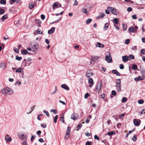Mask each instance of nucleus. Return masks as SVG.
<instances>
[{"mask_svg": "<svg viewBox=\"0 0 145 145\" xmlns=\"http://www.w3.org/2000/svg\"><path fill=\"white\" fill-rule=\"evenodd\" d=\"M29 7L30 9H32L34 7V4L32 3L29 4Z\"/></svg>", "mask_w": 145, "mask_h": 145, "instance_id": "obj_24", "label": "nucleus"}, {"mask_svg": "<svg viewBox=\"0 0 145 145\" xmlns=\"http://www.w3.org/2000/svg\"><path fill=\"white\" fill-rule=\"evenodd\" d=\"M95 62H94L92 60V59H91V60H90V63H89V65L90 66H93L94 64H95Z\"/></svg>", "mask_w": 145, "mask_h": 145, "instance_id": "obj_26", "label": "nucleus"}, {"mask_svg": "<svg viewBox=\"0 0 145 145\" xmlns=\"http://www.w3.org/2000/svg\"><path fill=\"white\" fill-rule=\"evenodd\" d=\"M112 72L116 74L117 76H120L121 74L116 70H114L112 71Z\"/></svg>", "mask_w": 145, "mask_h": 145, "instance_id": "obj_18", "label": "nucleus"}, {"mask_svg": "<svg viewBox=\"0 0 145 145\" xmlns=\"http://www.w3.org/2000/svg\"><path fill=\"white\" fill-rule=\"evenodd\" d=\"M16 72H21L22 73V74L23 75H24V72L23 69H22L21 68H18L16 70Z\"/></svg>", "mask_w": 145, "mask_h": 145, "instance_id": "obj_20", "label": "nucleus"}, {"mask_svg": "<svg viewBox=\"0 0 145 145\" xmlns=\"http://www.w3.org/2000/svg\"><path fill=\"white\" fill-rule=\"evenodd\" d=\"M105 60L108 63H111L112 62V57L110 54L109 52H108L106 53L105 56Z\"/></svg>", "mask_w": 145, "mask_h": 145, "instance_id": "obj_5", "label": "nucleus"}, {"mask_svg": "<svg viewBox=\"0 0 145 145\" xmlns=\"http://www.w3.org/2000/svg\"><path fill=\"white\" fill-rule=\"evenodd\" d=\"M113 21L114 23L115 24H117L119 22L118 19V18H115L113 20Z\"/></svg>", "mask_w": 145, "mask_h": 145, "instance_id": "obj_27", "label": "nucleus"}, {"mask_svg": "<svg viewBox=\"0 0 145 145\" xmlns=\"http://www.w3.org/2000/svg\"><path fill=\"white\" fill-rule=\"evenodd\" d=\"M19 137H20L21 138H24L25 136V135L23 133H21L19 134Z\"/></svg>", "mask_w": 145, "mask_h": 145, "instance_id": "obj_48", "label": "nucleus"}, {"mask_svg": "<svg viewBox=\"0 0 145 145\" xmlns=\"http://www.w3.org/2000/svg\"><path fill=\"white\" fill-rule=\"evenodd\" d=\"M7 18V15L5 14L1 18V19L3 21H4Z\"/></svg>", "mask_w": 145, "mask_h": 145, "instance_id": "obj_23", "label": "nucleus"}, {"mask_svg": "<svg viewBox=\"0 0 145 145\" xmlns=\"http://www.w3.org/2000/svg\"><path fill=\"white\" fill-rule=\"evenodd\" d=\"M144 79V77L140 76H139L138 77L135 78H134V80L135 81L142 80H143Z\"/></svg>", "mask_w": 145, "mask_h": 145, "instance_id": "obj_15", "label": "nucleus"}, {"mask_svg": "<svg viewBox=\"0 0 145 145\" xmlns=\"http://www.w3.org/2000/svg\"><path fill=\"white\" fill-rule=\"evenodd\" d=\"M145 109H143L140 112V114H145Z\"/></svg>", "mask_w": 145, "mask_h": 145, "instance_id": "obj_64", "label": "nucleus"}, {"mask_svg": "<svg viewBox=\"0 0 145 145\" xmlns=\"http://www.w3.org/2000/svg\"><path fill=\"white\" fill-rule=\"evenodd\" d=\"M55 28L54 27H52L48 31V33L49 34H51L53 33L55 31Z\"/></svg>", "mask_w": 145, "mask_h": 145, "instance_id": "obj_17", "label": "nucleus"}, {"mask_svg": "<svg viewBox=\"0 0 145 145\" xmlns=\"http://www.w3.org/2000/svg\"><path fill=\"white\" fill-rule=\"evenodd\" d=\"M5 140L7 142H10L12 140V138L8 135H6L5 137Z\"/></svg>", "mask_w": 145, "mask_h": 145, "instance_id": "obj_10", "label": "nucleus"}, {"mask_svg": "<svg viewBox=\"0 0 145 145\" xmlns=\"http://www.w3.org/2000/svg\"><path fill=\"white\" fill-rule=\"evenodd\" d=\"M137 139V136L136 135H134L132 138V140L134 141H136Z\"/></svg>", "mask_w": 145, "mask_h": 145, "instance_id": "obj_55", "label": "nucleus"}, {"mask_svg": "<svg viewBox=\"0 0 145 145\" xmlns=\"http://www.w3.org/2000/svg\"><path fill=\"white\" fill-rule=\"evenodd\" d=\"M39 48V46L38 44H34L32 46V50H33V52H34L35 51H36Z\"/></svg>", "mask_w": 145, "mask_h": 145, "instance_id": "obj_7", "label": "nucleus"}, {"mask_svg": "<svg viewBox=\"0 0 145 145\" xmlns=\"http://www.w3.org/2000/svg\"><path fill=\"white\" fill-rule=\"evenodd\" d=\"M132 18L133 19H135L137 18V16L136 14L133 15L132 16Z\"/></svg>", "mask_w": 145, "mask_h": 145, "instance_id": "obj_62", "label": "nucleus"}, {"mask_svg": "<svg viewBox=\"0 0 145 145\" xmlns=\"http://www.w3.org/2000/svg\"><path fill=\"white\" fill-rule=\"evenodd\" d=\"M58 6V5L56 3H54L52 5V8L53 9H54V7H57Z\"/></svg>", "mask_w": 145, "mask_h": 145, "instance_id": "obj_41", "label": "nucleus"}, {"mask_svg": "<svg viewBox=\"0 0 145 145\" xmlns=\"http://www.w3.org/2000/svg\"><path fill=\"white\" fill-rule=\"evenodd\" d=\"M116 87L117 90L118 92H119L121 91V80L120 79L116 80Z\"/></svg>", "mask_w": 145, "mask_h": 145, "instance_id": "obj_2", "label": "nucleus"}, {"mask_svg": "<svg viewBox=\"0 0 145 145\" xmlns=\"http://www.w3.org/2000/svg\"><path fill=\"white\" fill-rule=\"evenodd\" d=\"M140 53L142 54H145V49H142L140 51Z\"/></svg>", "mask_w": 145, "mask_h": 145, "instance_id": "obj_45", "label": "nucleus"}, {"mask_svg": "<svg viewBox=\"0 0 145 145\" xmlns=\"http://www.w3.org/2000/svg\"><path fill=\"white\" fill-rule=\"evenodd\" d=\"M133 121L135 125L138 126L140 124V121L139 119H135L133 120Z\"/></svg>", "mask_w": 145, "mask_h": 145, "instance_id": "obj_6", "label": "nucleus"}, {"mask_svg": "<svg viewBox=\"0 0 145 145\" xmlns=\"http://www.w3.org/2000/svg\"><path fill=\"white\" fill-rule=\"evenodd\" d=\"M109 26V24L108 23H106L104 25V29L105 30H107L108 29V27Z\"/></svg>", "mask_w": 145, "mask_h": 145, "instance_id": "obj_21", "label": "nucleus"}, {"mask_svg": "<svg viewBox=\"0 0 145 145\" xmlns=\"http://www.w3.org/2000/svg\"><path fill=\"white\" fill-rule=\"evenodd\" d=\"M99 58V57L97 56H93L91 57V59L94 62L96 61Z\"/></svg>", "mask_w": 145, "mask_h": 145, "instance_id": "obj_13", "label": "nucleus"}, {"mask_svg": "<svg viewBox=\"0 0 145 145\" xmlns=\"http://www.w3.org/2000/svg\"><path fill=\"white\" fill-rule=\"evenodd\" d=\"M60 121L63 122V123H64V116L63 115V116L62 117H61V119H60Z\"/></svg>", "mask_w": 145, "mask_h": 145, "instance_id": "obj_56", "label": "nucleus"}, {"mask_svg": "<svg viewBox=\"0 0 145 145\" xmlns=\"http://www.w3.org/2000/svg\"><path fill=\"white\" fill-rule=\"evenodd\" d=\"M90 94L88 93H86V94H85V96H84V98L85 99H87L88 97L89 96H90Z\"/></svg>", "mask_w": 145, "mask_h": 145, "instance_id": "obj_42", "label": "nucleus"}, {"mask_svg": "<svg viewBox=\"0 0 145 145\" xmlns=\"http://www.w3.org/2000/svg\"><path fill=\"white\" fill-rule=\"evenodd\" d=\"M122 27L123 30L124 31H126L127 29V26L125 25L124 24H122Z\"/></svg>", "mask_w": 145, "mask_h": 145, "instance_id": "obj_32", "label": "nucleus"}, {"mask_svg": "<svg viewBox=\"0 0 145 145\" xmlns=\"http://www.w3.org/2000/svg\"><path fill=\"white\" fill-rule=\"evenodd\" d=\"M55 90L52 92H51L50 93L51 95H53L55 93H56L57 91V87L56 86H55Z\"/></svg>", "mask_w": 145, "mask_h": 145, "instance_id": "obj_36", "label": "nucleus"}, {"mask_svg": "<svg viewBox=\"0 0 145 145\" xmlns=\"http://www.w3.org/2000/svg\"><path fill=\"white\" fill-rule=\"evenodd\" d=\"M127 101V98L126 97H123L121 100V102L123 103H125Z\"/></svg>", "mask_w": 145, "mask_h": 145, "instance_id": "obj_30", "label": "nucleus"}, {"mask_svg": "<svg viewBox=\"0 0 145 145\" xmlns=\"http://www.w3.org/2000/svg\"><path fill=\"white\" fill-rule=\"evenodd\" d=\"M14 51L16 53H19V49L18 48H15L14 49Z\"/></svg>", "mask_w": 145, "mask_h": 145, "instance_id": "obj_58", "label": "nucleus"}, {"mask_svg": "<svg viewBox=\"0 0 145 145\" xmlns=\"http://www.w3.org/2000/svg\"><path fill=\"white\" fill-rule=\"evenodd\" d=\"M128 31L129 32H131L132 33H134L135 31V29L132 27H130L128 29Z\"/></svg>", "mask_w": 145, "mask_h": 145, "instance_id": "obj_22", "label": "nucleus"}, {"mask_svg": "<svg viewBox=\"0 0 145 145\" xmlns=\"http://www.w3.org/2000/svg\"><path fill=\"white\" fill-rule=\"evenodd\" d=\"M28 52L26 50H24L22 52V53L24 55L26 54Z\"/></svg>", "mask_w": 145, "mask_h": 145, "instance_id": "obj_37", "label": "nucleus"}, {"mask_svg": "<svg viewBox=\"0 0 145 145\" xmlns=\"http://www.w3.org/2000/svg\"><path fill=\"white\" fill-rule=\"evenodd\" d=\"M86 74V76L88 78L92 76L93 75V74L89 70H88L87 71Z\"/></svg>", "mask_w": 145, "mask_h": 145, "instance_id": "obj_11", "label": "nucleus"}, {"mask_svg": "<svg viewBox=\"0 0 145 145\" xmlns=\"http://www.w3.org/2000/svg\"><path fill=\"white\" fill-rule=\"evenodd\" d=\"M111 94L112 95L115 96L116 95V92L115 91L112 90V91Z\"/></svg>", "mask_w": 145, "mask_h": 145, "instance_id": "obj_49", "label": "nucleus"}, {"mask_svg": "<svg viewBox=\"0 0 145 145\" xmlns=\"http://www.w3.org/2000/svg\"><path fill=\"white\" fill-rule=\"evenodd\" d=\"M14 92L13 90L8 87L4 88L1 91V93L4 95H10Z\"/></svg>", "mask_w": 145, "mask_h": 145, "instance_id": "obj_1", "label": "nucleus"}, {"mask_svg": "<svg viewBox=\"0 0 145 145\" xmlns=\"http://www.w3.org/2000/svg\"><path fill=\"white\" fill-rule=\"evenodd\" d=\"M115 132L113 131H112L111 132H108L107 133V134L109 136H111L112 135H113L114 134Z\"/></svg>", "mask_w": 145, "mask_h": 145, "instance_id": "obj_35", "label": "nucleus"}, {"mask_svg": "<svg viewBox=\"0 0 145 145\" xmlns=\"http://www.w3.org/2000/svg\"><path fill=\"white\" fill-rule=\"evenodd\" d=\"M120 68V69H122L124 68V66L123 64H120L119 66Z\"/></svg>", "mask_w": 145, "mask_h": 145, "instance_id": "obj_52", "label": "nucleus"}, {"mask_svg": "<svg viewBox=\"0 0 145 145\" xmlns=\"http://www.w3.org/2000/svg\"><path fill=\"white\" fill-rule=\"evenodd\" d=\"M78 118V116L76 113H74L71 115V118L74 120H77Z\"/></svg>", "mask_w": 145, "mask_h": 145, "instance_id": "obj_8", "label": "nucleus"}, {"mask_svg": "<svg viewBox=\"0 0 145 145\" xmlns=\"http://www.w3.org/2000/svg\"><path fill=\"white\" fill-rule=\"evenodd\" d=\"M36 106H33L31 107V110L29 112V113H27V114H29L35 108V107Z\"/></svg>", "mask_w": 145, "mask_h": 145, "instance_id": "obj_39", "label": "nucleus"}, {"mask_svg": "<svg viewBox=\"0 0 145 145\" xmlns=\"http://www.w3.org/2000/svg\"><path fill=\"white\" fill-rule=\"evenodd\" d=\"M7 64L4 62H2L0 63V68L5 69L6 67Z\"/></svg>", "mask_w": 145, "mask_h": 145, "instance_id": "obj_12", "label": "nucleus"}, {"mask_svg": "<svg viewBox=\"0 0 145 145\" xmlns=\"http://www.w3.org/2000/svg\"><path fill=\"white\" fill-rule=\"evenodd\" d=\"M71 131V127L69 126H68L67 127V130L66 131V132H68L69 133H70Z\"/></svg>", "mask_w": 145, "mask_h": 145, "instance_id": "obj_46", "label": "nucleus"}, {"mask_svg": "<svg viewBox=\"0 0 145 145\" xmlns=\"http://www.w3.org/2000/svg\"><path fill=\"white\" fill-rule=\"evenodd\" d=\"M105 16L104 13H101L100 15L99 16L96 17V19H98L99 18H103Z\"/></svg>", "mask_w": 145, "mask_h": 145, "instance_id": "obj_19", "label": "nucleus"}, {"mask_svg": "<svg viewBox=\"0 0 145 145\" xmlns=\"http://www.w3.org/2000/svg\"><path fill=\"white\" fill-rule=\"evenodd\" d=\"M141 72L142 76V77H144V78H145V71L142 70L141 71Z\"/></svg>", "mask_w": 145, "mask_h": 145, "instance_id": "obj_25", "label": "nucleus"}, {"mask_svg": "<svg viewBox=\"0 0 145 145\" xmlns=\"http://www.w3.org/2000/svg\"><path fill=\"white\" fill-rule=\"evenodd\" d=\"M58 118V116L57 115H56L54 119V123H56L57 121V120Z\"/></svg>", "mask_w": 145, "mask_h": 145, "instance_id": "obj_33", "label": "nucleus"}, {"mask_svg": "<svg viewBox=\"0 0 145 145\" xmlns=\"http://www.w3.org/2000/svg\"><path fill=\"white\" fill-rule=\"evenodd\" d=\"M87 9L85 8H83L82 9V11L84 12L86 15H88L89 14V12L87 11Z\"/></svg>", "mask_w": 145, "mask_h": 145, "instance_id": "obj_28", "label": "nucleus"}, {"mask_svg": "<svg viewBox=\"0 0 145 145\" xmlns=\"http://www.w3.org/2000/svg\"><path fill=\"white\" fill-rule=\"evenodd\" d=\"M129 60H130V59H134L135 57L132 54H130L129 55Z\"/></svg>", "mask_w": 145, "mask_h": 145, "instance_id": "obj_51", "label": "nucleus"}, {"mask_svg": "<svg viewBox=\"0 0 145 145\" xmlns=\"http://www.w3.org/2000/svg\"><path fill=\"white\" fill-rule=\"evenodd\" d=\"M92 142H87L86 143V145H91V143Z\"/></svg>", "mask_w": 145, "mask_h": 145, "instance_id": "obj_63", "label": "nucleus"}, {"mask_svg": "<svg viewBox=\"0 0 145 145\" xmlns=\"http://www.w3.org/2000/svg\"><path fill=\"white\" fill-rule=\"evenodd\" d=\"M94 137L95 139H96L97 140H99V137L96 135L94 136Z\"/></svg>", "mask_w": 145, "mask_h": 145, "instance_id": "obj_60", "label": "nucleus"}, {"mask_svg": "<svg viewBox=\"0 0 145 145\" xmlns=\"http://www.w3.org/2000/svg\"><path fill=\"white\" fill-rule=\"evenodd\" d=\"M132 10V8L131 7H128L127 9V12H129L131 11Z\"/></svg>", "mask_w": 145, "mask_h": 145, "instance_id": "obj_54", "label": "nucleus"}, {"mask_svg": "<svg viewBox=\"0 0 145 145\" xmlns=\"http://www.w3.org/2000/svg\"><path fill=\"white\" fill-rule=\"evenodd\" d=\"M50 112H53L54 114H56L57 113V110L55 109H52L50 110Z\"/></svg>", "mask_w": 145, "mask_h": 145, "instance_id": "obj_29", "label": "nucleus"}, {"mask_svg": "<svg viewBox=\"0 0 145 145\" xmlns=\"http://www.w3.org/2000/svg\"><path fill=\"white\" fill-rule=\"evenodd\" d=\"M5 12V10L3 9H0V14H1Z\"/></svg>", "mask_w": 145, "mask_h": 145, "instance_id": "obj_57", "label": "nucleus"}, {"mask_svg": "<svg viewBox=\"0 0 145 145\" xmlns=\"http://www.w3.org/2000/svg\"><path fill=\"white\" fill-rule=\"evenodd\" d=\"M0 3L2 4L5 5L6 4V2L4 0H1Z\"/></svg>", "mask_w": 145, "mask_h": 145, "instance_id": "obj_40", "label": "nucleus"}, {"mask_svg": "<svg viewBox=\"0 0 145 145\" xmlns=\"http://www.w3.org/2000/svg\"><path fill=\"white\" fill-rule=\"evenodd\" d=\"M92 21V20L90 18L88 19L86 21V23L87 24H89Z\"/></svg>", "mask_w": 145, "mask_h": 145, "instance_id": "obj_38", "label": "nucleus"}, {"mask_svg": "<svg viewBox=\"0 0 145 145\" xmlns=\"http://www.w3.org/2000/svg\"><path fill=\"white\" fill-rule=\"evenodd\" d=\"M44 113H45L47 116H49L50 115L49 114L48 112V111H46V110H44L43 111Z\"/></svg>", "mask_w": 145, "mask_h": 145, "instance_id": "obj_47", "label": "nucleus"}, {"mask_svg": "<svg viewBox=\"0 0 145 145\" xmlns=\"http://www.w3.org/2000/svg\"><path fill=\"white\" fill-rule=\"evenodd\" d=\"M107 8L110 11L112 14L114 15H117L119 13L118 10L116 8L110 7H107Z\"/></svg>", "mask_w": 145, "mask_h": 145, "instance_id": "obj_4", "label": "nucleus"}, {"mask_svg": "<svg viewBox=\"0 0 145 145\" xmlns=\"http://www.w3.org/2000/svg\"><path fill=\"white\" fill-rule=\"evenodd\" d=\"M95 46L97 47H99V48H103L105 46L103 44L99 42H97V44H96Z\"/></svg>", "mask_w": 145, "mask_h": 145, "instance_id": "obj_16", "label": "nucleus"}, {"mask_svg": "<svg viewBox=\"0 0 145 145\" xmlns=\"http://www.w3.org/2000/svg\"><path fill=\"white\" fill-rule=\"evenodd\" d=\"M132 69L135 70H136L137 69V66L136 65H134L132 66Z\"/></svg>", "mask_w": 145, "mask_h": 145, "instance_id": "obj_44", "label": "nucleus"}, {"mask_svg": "<svg viewBox=\"0 0 145 145\" xmlns=\"http://www.w3.org/2000/svg\"><path fill=\"white\" fill-rule=\"evenodd\" d=\"M88 82L90 84H93V80L91 78H90L88 80Z\"/></svg>", "mask_w": 145, "mask_h": 145, "instance_id": "obj_31", "label": "nucleus"}, {"mask_svg": "<svg viewBox=\"0 0 145 145\" xmlns=\"http://www.w3.org/2000/svg\"><path fill=\"white\" fill-rule=\"evenodd\" d=\"M102 86V84L101 82H99L96 86L95 88V92L99 94L100 90L101 89Z\"/></svg>", "mask_w": 145, "mask_h": 145, "instance_id": "obj_3", "label": "nucleus"}, {"mask_svg": "<svg viewBox=\"0 0 145 145\" xmlns=\"http://www.w3.org/2000/svg\"><path fill=\"white\" fill-rule=\"evenodd\" d=\"M61 87L63 89H65L66 90H69V88L68 86L65 84H62L61 85Z\"/></svg>", "mask_w": 145, "mask_h": 145, "instance_id": "obj_14", "label": "nucleus"}, {"mask_svg": "<svg viewBox=\"0 0 145 145\" xmlns=\"http://www.w3.org/2000/svg\"><path fill=\"white\" fill-rule=\"evenodd\" d=\"M129 41H130V40L129 39H127L125 40V44H128L129 43Z\"/></svg>", "mask_w": 145, "mask_h": 145, "instance_id": "obj_61", "label": "nucleus"}, {"mask_svg": "<svg viewBox=\"0 0 145 145\" xmlns=\"http://www.w3.org/2000/svg\"><path fill=\"white\" fill-rule=\"evenodd\" d=\"M144 102V101L142 99H140L138 101V103L139 104H143Z\"/></svg>", "mask_w": 145, "mask_h": 145, "instance_id": "obj_50", "label": "nucleus"}, {"mask_svg": "<svg viewBox=\"0 0 145 145\" xmlns=\"http://www.w3.org/2000/svg\"><path fill=\"white\" fill-rule=\"evenodd\" d=\"M41 126L43 128H46V125L45 123H42L41 124Z\"/></svg>", "mask_w": 145, "mask_h": 145, "instance_id": "obj_53", "label": "nucleus"}, {"mask_svg": "<svg viewBox=\"0 0 145 145\" xmlns=\"http://www.w3.org/2000/svg\"><path fill=\"white\" fill-rule=\"evenodd\" d=\"M22 59V57H19L18 56H16V59L18 61H20Z\"/></svg>", "mask_w": 145, "mask_h": 145, "instance_id": "obj_34", "label": "nucleus"}, {"mask_svg": "<svg viewBox=\"0 0 145 145\" xmlns=\"http://www.w3.org/2000/svg\"><path fill=\"white\" fill-rule=\"evenodd\" d=\"M122 60L125 62L129 60V57L128 56H123L122 57Z\"/></svg>", "mask_w": 145, "mask_h": 145, "instance_id": "obj_9", "label": "nucleus"}, {"mask_svg": "<svg viewBox=\"0 0 145 145\" xmlns=\"http://www.w3.org/2000/svg\"><path fill=\"white\" fill-rule=\"evenodd\" d=\"M82 124H80L78 125L77 127L76 128L78 129H77L76 130L77 131H78V129H80L82 127Z\"/></svg>", "mask_w": 145, "mask_h": 145, "instance_id": "obj_43", "label": "nucleus"}, {"mask_svg": "<svg viewBox=\"0 0 145 145\" xmlns=\"http://www.w3.org/2000/svg\"><path fill=\"white\" fill-rule=\"evenodd\" d=\"M40 17L42 20H44L45 18V16L43 14L41 15Z\"/></svg>", "mask_w": 145, "mask_h": 145, "instance_id": "obj_59", "label": "nucleus"}]
</instances>
